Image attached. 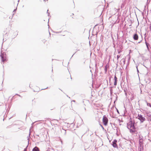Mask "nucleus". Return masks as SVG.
Here are the masks:
<instances>
[{"instance_id":"8fccbe9b","label":"nucleus","mask_w":151,"mask_h":151,"mask_svg":"<svg viewBox=\"0 0 151 151\" xmlns=\"http://www.w3.org/2000/svg\"><path fill=\"white\" fill-rule=\"evenodd\" d=\"M125 94L127 95V93H125Z\"/></svg>"},{"instance_id":"aec40b11","label":"nucleus","mask_w":151,"mask_h":151,"mask_svg":"<svg viewBox=\"0 0 151 151\" xmlns=\"http://www.w3.org/2000/svg\"><path fill=\"white\" fill-rule=\"evenodd\" d=\"M148 74V72H147V73L145 75V77L147 78V75Z\"/></svg>"},{"instance_id":"c85d7f7f","label":"nucleus","mask_w":151,"mask_h":151,"mask_svg":"<svg viewBox=\"0 0 151 151\" xmlns=\"http://www.w3.org/2000/svg\"><path fill=\"white\" fill-rule=\"evenodd\" d=\"M115 128H116V130H117L116 132L117 133V132H118V131H117V127H115Z\"/></svg>"},{"instance_id":"f257e3e1","label":"nucleus","mask_w":151,"mask_h":151,"mask_svg":"<svg viewBox=\"0 0 151 151\" xmlns=\"http://www.w3.org/2000/svg\"><path fill=\"white\" fill-rule=\"evenodd\" d=\"M136 124L135 121H132L131 118H130L129 122L127 123V128L129 130L134 125Z\"/></svg>"},{"instance_id":"c03bdc74","label":"nucleus","mask_w":151,"mask_h":151,"mask_svg":"<svg viewBox=\"0 0 151 151\" xmlns=\"http://www.w3.org/2000/svg\"><path fill=\"white\" fill-rule=\"evenodd\" d=\"M112 38H113V40L114 41V39L112 37Z\"/></svg>"},{"instance_id":"a878e982","label":"nucleus","mask_w":151,"mask_h":151,"mask_svg":"<svg viewBox=\"0 0 151 151\" xmlns=\"http://www.w3.org/2000/svg\"><path fill=\"white\" fill-rule=\"evenodd\" d=\"M111 77H110L109 78V81L110 82V81H111Z\"/></svg>"},{"instance_id":"6e6552de","label":"nucleus","mask_w":151,"mask_h":151,"mask_svg":"<svg viewBox=\"0 0 151 151\" xmlns=\"http://www.w3.org/2000/svg\"><path fill=\"white\" fill-rule=\"evenodd\" d=\"M147 116L148 117V119L151 122V113L149 112L147 113Z\"/></svg>"},{"instance_id":"2eb2a0df","label":"nucleus","mask_w":151,"mask_h":151,"mask_svg":"<svg viewBox=\"0 0 151 151\" xmlns=\"http://www.w3.org/2000/svg\"><path fill=\"white\" fill-rule=\"evenodd\" d=\"M62 130H63V131L61 130V132H63L64 133V134H66V130H65L64 129H62Z\"/></svg>"},{"instance_id":"de8ad7c7","label":"nucleus","mask_w":151,"mask_h":151,"mask_svg":"<svg viewBox=\"0 0 151 151\" xmlns=\"http://www.w3.org/2000/svg\"><path fill=\"white\" fill-rule=\"evenodd\" d=\"M79 50H77V51H79Z\"/></svg>"},{"instance_id":"f704fd0d","label":"nucleus","mask_w":151,"mask_h":151,"mask_svg":"<svg viewBox=\"0 0 151 151\" xmlns=\"http://www.w3.org/2000/svg\"><path fill=\"white\" fill-rule=\"evenodd\" d=\"M141 42V41H140L138 43H140Z\"/></svg>"},{"instance_id":"4c0bfd02","label":"nucleus","mask_w":151,"mask_h":151,"mask_svg":"<svg viewBox=\"0 0 151 151\" xmlns=\"http://www.w3.org/2000/svg\"><path fill=\"white\" fill-rule=\"evenodd\" d=\"M30 133H29V137L30 136Z\"/></svg>"},{"instance_id":"58836bf2","label":"nucleus","mask_w":151,"mask_h":151,"mask_svg":"<svg viewBox=\"0 0 151 151\" xmlns=\"http://www.w3.org/2000/svg\"><path fill=\"white\" fill-rule=\"evenodd\" d=\"M117 96H116V100L117 99Z\"/></svg>"},{"instance_id":"a19ab883","label":"nucleus","mask_w":151,"mask_h":151,"mask_svg":"<svg viewBox=\"0 0 151 151\" xmlns=\"http://www.w3.org/2000/svg\"><path fill=\"white\" fill-rule=\"evenodd\" d=\"M122 5H123V4H122V6H121V7H122V6H122Z\"/></svg>"},{"instance_id":"412c9836","label":"nucleus","mask_w":151,"mask_h":151,"mask_svg":"<svg viewBox=\"0 0 151 151\" xmlns=\"http://www.w3.org/2000/svg\"><path fill=\"white\" fill-rule=\"evenodd\" d=\"M16 10L17 9H14L13 11V12H14V13L15 12H16Z\"/></svg>"},{"instance_id":"cd10ccee","label":"nucleus","mask_w":151,"mask_h":151,"mask_svg":"<svg viewBox=\"0 0 151 151\" xmlns=\"http://www.w3.org/2000/svg\"><path fill=\"white\" fill-rule=\"evenodd\" d=\"M48 88V87H47V88H44V89H42L41 90H44V89H46L47 88Z\"/></svg>"},{"instance_id":"c756f323","label":"nucleus","mask_w":151,"mask_h":151,"mask_svg":"<svg viewBox=\"0 0 151 151\" xmlns=\"http://www.w3.org/2000/svg\"><path fill=\"white\" fill-rule=\"evenodd\" d=\"M125 60L123 61V63H124V64L125 63Z\"/></svg>"},{"instance_id":"72a5a7b5","label":"nucleus","mask_w":151,"mask_h":151,"mask_svg":"<svg viewBox=\"0 0 151 151\" xmlns=\"http://www.w3.org/2000/svg\"><path fill=\"white\" fill-rule=\"evenodd\" d=\"M97 34H98V32H96V37L97 36Z\"/></svg>"},{"instance_id":"7ed1b4c3","label":"nucleus","mask_w":151,"mask_h":151,"mask_svg":"<svg viewBox=\"0 0 151 151\" xmlns=\"http://www.w3.org/2000/svg\"><path fill=\"white\" fill-rule=\"evenodd\" d=\"M0 57L1 60V61L3 62H4L6 61V54L4 52H3V53H2L1 52V54L0 55Z\"/></svg>"},{"instance_id":"3c124183","label":"nucleus","mask_w":151,"mask_h":151,"mask_svg":"<svg viewBox=\"0 0 151 151\" xmlns=\"http://www.w3.org/2000/svg\"><path fill=\"white\" fill-rule=\"evenodd\" d=\"M37 136H39V135H37Z\"/></svg>"},{"instance_id":"4468645a","label":"nucleus","mask_w":151,"mask_h":151,"mask_svg":"<svg viewBox=\"0 0 151 151\" xmlns=\"http://www.w3.org/2000/svg\"><path fill=\"white\" fill-rule=\"evenodd\" d=\"M120 56H121V55H117V61H118L120 57Z\"/></svg>"},{"instance_id":"6ab92c4d","label":"nucleus","mask_w":151,"mask_h":151,"mask_svg":"<svg viewBox=\"0 0 151 151\" xmlns=\"http://www.w3.org/2000/svg\"><path fill=\"white\" fill-rule=\"evenodd\" d=\"M122 52V51L121 50H118V54H120Z\"/></svg>"},{"instance_id":"9d476101","label":"nucleus","mask_w":151,"mask_h":151,"mask_svg":"<svg viewBox=\"0 0 151 151\" xmlns=\"http://www.w3.org/2000/svg\"><path fill=\"white\" fill-rule=\"evenodd\" d=\"M109 65H108L107 64H106V65L105 66V68H104V71H105V73H107V68L108 67H109Z\"/></svg>"},{"instance_id":"5701e85b","label":"nucleus","mask_w":151,"mask_h":151,"mask_svg":"<svg viewBox=\"0 0 151 151\" xmlns=\"http://www.w3.org/2000/svg\"><path fill=\"white\" fill-rule=\"evenodd\" d=\"M27 146L26 147V148H25L24 149V150L23 151H27Z\"/></svg>"},{"instance_id":"a18cd8bd","label":"nucleus","mask_w":151,"mask_h":151,"mask_svg":"<svg viewBox=\"0 0 151 151\" xmlns=\"http://www.w3.org/2000/svg\"><path fill=\"white\" fill-rule=\"evenodd\" d=\"M140 140H139V142H140Z\"/></svg>"},{"instance_id":"4be33fe9","label":"nucleus","mask_w":151,"mask_h":151,"mask_svg":"<svg viewBox=\"0 0 151 151\" xmlns=\"http://www.w3.org/2000/svg\"><path fill=\"white\" fill-rule=\"evenodd\" d=\"M15 95H17V96H19L20 97H22L21 96H20V95H19V94H18L16 93V94Z\"/></svg>"},{"instance_id":"473e14b6","label":"nucleus","mask_w":151,"mask_h":151,"mask_svg":"<svg viewBox=\"0 0 151 151\" xmlns=\"http://www.w3.org/2000/svg\"><path fill=\"white\" fill-rule=\"evenodd\" d=\"M27 138H28L27 139L28 140V142H29V138H28V137H27Z\"/></svg>"},{"instance_id":"1a4fd4ad","label":"nucleus","mask_w":151,"mask_h":151,"mask_svg":"<svg viewBox=\"0 0 151 151\" xmlns=\"http://www.w3.org/2000/svg\"><path fill=\"white\" fill-rule=\"evenodd\" d=\"M32 151H40L38 147L36 146L33 148Z\"/></svg>"},{"instance_id":"7c9ffc66","label":"nucleus","mask_w":151,"mask_h":151,"mask_svg":"<svg viewBox=\"0 0 151 151\" xmlns=\"http://www.w3.org/2000/svg\"><path fill=\"white\" fill-rule=\"evenodd\" d=\"M101 127H102V128L103 129H104V127H103L102 125H101Z\"/></svg>"},{"instance_id":"39448f33","label":"nucleus","mask_w":151,"mask_h":151,"mask_svg":"<svg viewBox=\"0 0 151 151\" xmlns=\"http://www.w3.org/2000/svg\"><path fill=\"white\" fill-rule=\"evenodd\" d=\"M102 121L103 124L105 126L107 125L108 121V119L106 115L104 116L102 119Z\"/></svg>"},{"instance_id":"a211bd4d","label":"nucleus","mask_w":151,"mask_h":151,"mask_svg":"<svg viewBox=\"0 0 151 151\" xmlns=\"http://www.w3.org/2000/svg\"><path fill=\"white\" fill-rule=\"evenodd\" d=\"M136 67V68H137V72L138 73H138H139V70H138V66H137Z\"/></svg>"},{"instance_id":"dca6fc26","label":"nucleus","mask_w":151,"mask_h":151,"mask_svg":"<svg viewBox=\"0 0 151 151\" xmlns=\"http://www.w3.org/2000/svg\"><path fill=\"white\" fill-rule=\"evenodd\" d=\"M114 80H117V78L116 77L115 75V76L114 77Z\"/></svg>"},{"instance_id":"79ce46f5","label":"nucleus","mask_w":151,"mask_h":151,"mask_svg":"<svg viewBox=\"0 0 151 151\" xmlns=\"http://www.w3.org/2000/svg\"><path fill=\"white\" fill-rule=\"evenodd\" d=\"M73 102H75V100H73Z\"/></svg>"},{"instance_id":"e433bc0d","label":"nucleus","mask_w":151,"mask_h":151,"mask_svg":"<svg viewBox=\"0 0 151 151\" xmlns=\"http://www.w3.org/2000/svg\"><path fill=\"white\" fill-rule=\"evenodd\" d=\"M67 96V97H68V98H70V97H69L68 95H66Z\"/></svg>"},{"instance_id":"f03ea898","label":"nucleus","mask_w":151,"mask_h":151,"mask_svg":"<svg viewBox=\"0 0 151 151\" xmlns=\"http://www.w3.org/2000/svg\"><path fill=\"white\" fill-rule=\"evenodd\" d=\"M132 129L130 128L129 129L130 133L132 134H137V132L136 129V127L135 126V125H134L132 127Z\"/></svg>"},{"instance_id":"ddd939ff","label":"nucleus","mask_w":151,"mask_h":151,"mask_svg":"<svg viewBox=\"0 0 151 151\" xmlns=\"http://www.w3.org/2000/svg\"><path fill=\"white\" fill-rule=\"evenodd\" d=\"M147 106H149L150 107H151V103H148L147 102Z\"/></svg>"},{"instance_id":"2f4dec72","label":"nucleus","mask_w":151,"mask_h":151,"mask_svg":"<svg viewBox=\"0 0 151 151\" xmlns=\"http://www.w3.org/2000/svg\"><path fill=\"white\" fill-rule=\"evenodd\" d=\"M47 14H48V16H49V15L50 14V13H48Z\"/></svg>"},{"instance_id":"bb28decb","label":"nucleus","mask_w":151,"mask_h":151,"mask_svg":"<svg viewBox=\"0 0 151 151\" xmlns=\"http://www.w3.org/2000/svg\"><path fill=\"white\" fill-rule=\"evenodd\" d=\"M150 28H151V22L150 24Z\"/></svg>"},{"instance_id":"f3484780","label":"nucleus","mask_w":151,"mask_h":151,"mask_svg":"<svg viewBox=\"0 0 151 151\" xmlns=\"http://www.w3.org/2000/svg\"><path fill=\"white\" fill-rule=\"evenodd\" d=\"M116 108V110L117 112V113L118 114H119V111Z\"/></svg>"},{"instance_id":"9b49d317","label":"nucleus","mask_w":151,"mask_h":151,"mask_svg":"<svg viewBox=\"0 0 151 151\" xmlns=\"http://www.w3.org/2000/svg\"><path fill=\"white\" fill-rule=\"evenodd\" d=\"M145 44L147 48L148 49L149 48V47L150 46V45L147 42H145Z\"/></svg>"},{"instance_id":"ea45409f","label":"nucleus","mask_w":151,"mask_h":151,"mask_svg":"<svg viewBox=\"0 0 151 151\" xmlns=\"http://www.w3.org/2000/svg\"><path fill=\"white\" fill-rule=\"evenodd\" d=\"M67 124H68V125H69V124H69V123H67Z\"/></svg>"},{"instance_id":"20e7f679","label":"nucleus","mask_w":151,"mask_h":151,"mask_svg":"<svg viewBox=\"0 0 151 151\" xmlns=\"http://www.w3.org/2000/svg\"><path fill=\"white\" fill-rule=\"evenodd\" d=\"M137 118L140 121L141 123H143L145 120V118L140 114H138Z\"/></svg>"},{"instance_id":"37998d69","label":"nucleus","mask_w":151,"mask_h":151,"mask_svg":"<svg viewBox=\"0 0 151 151\" xmlns=\"http://www.w3.org/2000/svg\"><path fill=\"white\" fill-rule=\"evenodd\" d=\"M48 10H47V13H49V12H48Z\"/></svg>"},{"instance_id":"b1692460","label":"nucleus","mask_w":151,"mask_h":151,"mask_svg":"<svg viewBox=\"0 0 151 151\" xmlns=\"http://www.w3.org/2000/svg\"><path fill=\"white\" fill-rule=\"evenodd\" d=\"M110 94L111 95L113 93L112 90L110 89Z\"/></svg>"},{"instance_id":"c9c22d12","label":"nucleus","mask_w":151,"mask_h":151,"mask_svg":"<svg viewBox=\"0 0 151 151\" xmlns=\"http://www.w3.org/2000/svg\"><path fill=\"white\" fill-rule=\"evenodd\" d=\"M76 53V52H75L74 54H73L72 56V57Z\"/></svg>"},{"instance_id":"09e8293b","label":"nucleus","mask_w":151,"mask_h":151,"mask_svg":"<svg viewBox=\"0 0 151 151\" xmlns=\"http://www.w3.org/2000/svg\"><path fill=\"white\" fill-rule=\"evenodd\" d=\"M29 87L30 88V85L29 86Z\"/></svg>"},{"instance_id":"0eeeda50","label":"nucleus","mask_w":151,"mask_h":151,"mask_svg":"<svg viewBox=\"0 0 151 151\" xmlns=\"http://www.w3.org/2000/svg\"><path fill=\"white\" fill-rule=\"evenodd\" d=\"M133 38L134 40H136L138 39V36L137 33L134 34L133 36Z\"/></svg>"},{"instance_id":"423d86ee","label":"nucleus","mask_w":151,"mask_h":151,"mask_svg":"<svg viewBox=\"0 0 151 151\" xmlns=\"http://www.w3.org/2000/svg\"><path fill=\"white\" fill-rule=\"evenodd\" d=\"M117 142V140L116 139H115L112 142L111 145L114 147L118 148V147L117 144H116Z\"/></svg>"},{"instance_id":"49530a36","label":"nucleus","mask_w":151,"mask_h":151,"mask_svg":"<svg viewBox=\"0 0 151 151\" xmlns=\"http://www.w3.org/2000/svg\"><path fill=\"white\" fill-rule=\"evenodd\" d=\"M74 15V14H72V15Z\"/></svg>"},{"instance_id":"393cba45","label":"nucleus","mask_w":151,"mask_h":151,"mask_svg":"<svg viewBox=\"0 0 151 151\" xmlns=\"http://www.w3.org/2000/svg\"><path fill=\"white\" fill-rule=\"evenodd\" d=\"M10 126H7V127H6V128H10Z\"/></svg>"},{"instance_id":"f8f14e48","label":"nucleus","mask_w":151,"mask_h":151,"mask_svg":"<svg viewBox=\"0 0 151 151\" xmlns=\"http://www.w3.org/2000/svg\"><path fill=\"white\" fill-rule=\"evenodd\" d=\"M117 80H114V86H116V85L117 84Z\"/></svg>"}]
</instances>
